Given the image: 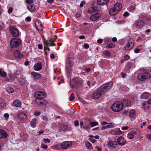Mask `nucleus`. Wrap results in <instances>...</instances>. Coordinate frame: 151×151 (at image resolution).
I'll return each instance as SVG.
<instances>
[{"instance_id":"f257e3e1","label":"nucleus","mask_w":151,"mask_h":151,"mask_svg":"<svg viewBox=\"0 0 151 151\" xmlns=\"http://www.w3.org/2000/svg\"><path fill=\"white\" fill-rule=\"evenodd\" d=\"M83 83V79L81 78L75 77L70 81V86L73 88L78 89L82 87Z\"/></svg>"},{"instance_id":"f03ea898","label":"nucleus","mask_w":151,"mask_h":151,"mask_svg":"<svg viewBox=\"0 0 151 151\" xmlns=\"http://www.w3.org/2000/svg\"><path fill=\"white\" fill-rule=\"evenodd\" d=\"M137 78L138 79L141 81L150 78H151V71L144 70L139 73Z\"/></svg>"},{"instance_id":"7ed1b4c3","label":"nucleus","mask_w":151,"mask_h":151,"mask_svg":"<svg viewBox=\"0 0 151 151\" xmlns=\"http://www.w3.org/2000/svg\"><path fill=\"white\" fill-rule=\"evenodd\" d=\"M123 104L121 102H116L114 103L111 106L112 110L115 112H118L123 109Z\"/></svg>"},{"instance_id":"20e7f679","label":"nucleus","mask_w":151,"mask_h":151,"mask_svg":"<svg viewBox=\"0 0 151 151\" xmlns=\"http://www.w3.org/2000/svg\"><path fill=\"white\" fill-rule=\"evenodd\" d=\"M54 37H51L48 40H46L44 42V45L47 46V50L50 51V49L48 47V46H53L55 45V44L54 42L55 41L57 38L56 35L54 36Z\"/></svg>"},{"instance_id":"39448f33","label":"nucleus","mask_w":151,"mask_h":151,"mask_svg":"<svg viewBox=\"0 0 151 151\" xmlns=\"http://www.w3.org/2000/svg\"><path fill=\"white\" fill-rule=\"evenodd\" d=\"M73 59L70 57L67 58L66 61L65 68L66 71L68 73H70L72 70V63Z\"/></svg>"},{"instance_id":"423d86ee","label":"nucleus","mask_w":151,"mask_h":151,"mask_svg":"<svg viewBox=\"0 0 151 151\" xmlns=\"http://www.w3.org/2000/svg\"><path fill=\"white\" fill-rule=\"evenodd\" d=\"M112 84L113 83L112 82H109L101 86L99 88L101 90H102L103 93H104V91H107L108 90H110L111 88Z\"/></svg>"},{"instance_id":"0eeeda50","label":"nucleus","mask_w":151,"mask_h":151,"mask_svg":"<svg viewBox=\"0 0 151 151\" xmlns=\"http://www.w3.org/2000/svg\"><path fill=\"white\" fill-rule=\"evenodd\" d=\"M21 43L20 39L17 38H14L12 39L10 41V45L13 47H16L19 46Z\"/></svg>"},{"instance_id":"6e6552de","label":"nucleus","mask_w":151,"mask_h":151,"mask_svg":"<svg viewBox=\"0 0 151 151\" xmlns=\"http://www.w3.org/2000/svg\"><path fill=\"white\" fill-rule=\"evenodd\" d=\"M147 22H144L140 20H137L134 24V27L137 29L142 28L145 25V24H147Z\"/></svg>"},{"instance_id":"1a4fd4ad","label":"nucleus","mask_w":151,"mask_h":151,"mask_svg":"<svg viewBox=\"0 0 151 151\" xmlns=\"http://www.w3.org/2000/svg\"><path fill=\"white\" fill-rule=\"evenodd\" d=\"M104 93L102 90H101L99 88L97 89L94 92L92 95V97L93 99H98Z\"/></svg>"},{"instance_id":"9d476101","label":"nucleus","mask_w":151,"mask_h":151,"mask_svg":"<svg viewBox=\"0 0 151 151\" xmlns=\"http://www.w3.org/2000/svg\"><path fill=\"white\" fill-rule=\"evenodd\" d=\"M35 101L38 104L42 107L46 106L47 103V101L43 98L36 99Z\"/></svg>"},{"instance_id":"9b49d317","label":"nucleus","mask_w":151,"mask_h":151,"mask_svg":"<svg viewBox=\"0 0 151 151\" xmlns=\"http://www.w3.org/2000/svg\"><path fill=\"white\" fill-rule=\"evenodd\" d=\"M9 30L12 35L14 37H17L19 35V30L15 27H10Z\"/></svg>"},{"instance_id":"f8f14e48","label":"nucleus","mask_w":151,"mask_h":151,"mask_svg":"<svg viewBox=\"0 0 151 151\" xmlns=\"http://www.w3.org/2000/svg\"><path fill=\"white\" fill-rule=\"evenodd\" d=\"M34 96L36 99H41L46 97V94L44 92L37 91L35 92Z\"/></svg>"},{"instance_id":"ddd939ff","label":"nucleus","mask_w":151,"mask_h":151,"mask_svg":"<svg viewBox=\"0 0 151 151\" xmlns=\"http://www.w3.org/2000/svg\"><path fill=\"white\" fill-rule=\"evenodd\" d=\"M35 24L37 30L40 31L42 30L43 28L42 23L39 20L37 19L35 21Z\"/></svg>"},{"instance_id":"4468645a","label":"nucleus","mask_w":151,"mask_h":151,"mask_svg":"<svg viewBox=\"0 0 151 151\" xmlns=\"http://www.w3.org/2000/svg\"><path fill=\"white\" fill-rule=\"evenodd\" d=\"M134 44L132 42H129L125 46L124 48V50H131L134 46Z\"/></svg>"},{"instance_id":"2eb2a0df","label":"nucleus","mask_w":151,"mask_h":151,"mask_svg":"<svg viewBox=\"0 0 151 151\" xmlns=\"http://www.w3.org/2000/svg\"><path fill=\"white\" fill-rule=\"evenodd\" d=\"M126 142V140L123 137L121 136L117 139V142L120 146L124 145Z\"/></svg>"},{"instance_id":"dca6fc26","label":"nucleus","mask_w":151,"mask_h":151,"mask_svg":"<svg viewBox=\"0 0 151 151\" xmlns=\"http://www.w3.org/2000/svg\"><path fill=\"white\" fill-rule=\"evenodd\" d=\"M137 135V132L134 131H132L128 134L127 137L129 139H132L136 137Z\"/></svg>"},{"instance_id":"f3484780","label":"nucleus","mask_w":151,"mask_h":151,"mask_svg":"<svg viewBox=\"0 0 151 151\" xmlns=\"http://www.w3.org/2000/svg\"><path fill=\"white\" fill-rule=\"evenodd\" d=\"M101 16V14L99 13H96L92 15L90 18V19L93 21H94L98 19Z\"/></svg>"},{"instance_id":"a211bd4d","label":"nucleus","mask_w":151,"mask_h":151,"mask_svg":"<svg viewBox=\"0 0 151 151\" xmlns=\"http://www.w3.org/2000/svg\"><path fill=\"white\" fill-rule=\"evenodd\" d=\"M71 145L72 143L70 141H65L61 144V147L63 149H66Z\"/></svg>"},{"instance_id":"6ab92c4d","label":"nucleus","mask_w":151,"mask_h":151,"mask_svg":"<svg viewBox=\"0 0 151 151\" xmlns=\"http://www.w3.org/2000/svg\"><path fill=\"white\" fill-rule=\"evenodd\" d=\"M109 146L113 148H116L118 147L117 142L115 141L110 140L108 144Z\"/></svg>"},{"instance_id":"aec40b11","label":"nucleus","mask_w":151,"mask_h":151,"mask_svg":"<svg viewBox=\"0 0 151 151\" xmlns=\"http://www.w3.org/2000/svg\"><path fill=\"white\" fill-rule=\"evenodd\" d=\"M113 7L119 12L122 8V5L120 3H117L115 4Z\"/></svg>"},{"instance_id":"412c9836","label":"nucleus","mask_w":151,"mask_h":151,"mask_svg":"<svg viewBox=\"0 0 151 151\" xmlns=\"http://www.w3.org/2000/svg\"><path fill=\"white\" fill-rule=\"evenodd\" d=\"M42 64L40 62H38L35 64L34 67V69L36 71H39L42 69Z\"/></svg>"},{"instance_id":"4be33fe9","label":"nucleus","mask_w":151,"mask_h":151,"mask_svg":"<svg viewBox=\"0 0 151 151\" xmlns=\"http://www.w3.org/2000/svg\"><path fill=\"white\" fill-rule=\"evenodd\" d=\"M18 117L22 121H25L27 119V116L25 114L21 112L19 114Z\"/></svg>"},{"instance_id":"5701e85b","label":"nucleus","mask_w":151,"mask_h":151,"mask_svg":"<svg viewBox=\"0 0 151 151\" xmlns=\"http://www.w3.org/2000/svg\"><path fill=\"white\" fill-rule=\"evenodd\" d=\"M31 74L33 76V78L36 79H37L42 77L41 74L35 72H31Z\"/></svg>"},{"instance_id":"b1692460","label":"nucleus","mask_w":151,"mask_h":151,"mask_svg":"<svg viewBox=\"0 0 151 151\" xmlns=\"http://www.w3.org/2000/svg\"><path fill=\"white\" fill-rule=\"evenodd\" d=\"M14 56L17 58H22L23 56L22 54L20 53V51L17 50L14 51Z\"/></svg>"},{"instance_id":"393cba45","label":"nucleus","mask_w":151,"mask_h":151,"mask_svg":"<svg viewBox=\"0 0 151 151\" xmlns=\"http://www.w3.org/2000/svg\"><path fill=\"white\" fill-rule=\"evenodd\" d=\"M118 12L114 9L113 7L111 8L109 10V13L111 16H114L118 13Z\"/></svg>"},{"instance_id":"a878e982","label":"nucleus","mask_w":151,"mask_h":151,"mask_svg":"<svg viewBox=\"0 0 151 151\" xmlns=\"http://www.w3.org/2000/svg\"><path fill=\"white\" fill-rule=\"evenodd\" d=\"M27 8L31 12L34 11L35 9V5L34 4H29L27 5Z\"/></svg>"},{"instance_id":"bb28decb","label":"nucleus","mask_w":151,"mask_h":151,"mask_svg":"<svg viewBox=\"0 0 151 151\" xmlns=\"http://www.w3.org/2000/svg\"><path fill=\"white\" fill-rule=\"evenodd\" d=\"M7 136L6 132L0 129V139L5 138Z\"/></svg>"},{"instance_id":"cd10ccee","label":"nucleus","mask_w":151,"mask_h":151,"mask_svg":"<svg viewBox=\"0 0 151 151\" xmlns=\"http://www.w3.org/2000/svg\"><path fill=\"white\" fill-rule=\"evenodd\" d=\"M109 1L108 0H97L98 4L100 5L107 4Z\"/></svg>"},{"instance_id":"c85d7f7f","label":"nucleus","mask_w":151,"mask_h":151,"mask_svg":"<svg viewBox=\"0 0 151 151\" xmlns=\"http://www.w3.org/2000/svg\"><path fill=\"white\" fill-rule=\"evenodd\" d=\"M150 96V94L148 92H145L142 93L140 96L142 99H146Z\"/></svg>"},{"instance_id":"c756f323","label":"nucleus","mask_w":151,"mask_h":151,"mask_svg":"<svg viewBox=\"0 0 151 151\" xmlns=\"http://www.w3.org/2000/svg\"><path fill=\"white\" fill-rule=\"evenodd\" d=\"M68 125L66 124H63L61 126L60 128V130L62 131H65L68 128Z\"/></svg>"},{"instance_id":"7c9ffc66","label":"nucleus","mask_w":151,"mask_h":151,"mask_svg":"<svg viewBox=\"0 0 151 151\" xmlns=\"http://www.w3.org/2000/svg\"><path fill=\"white\" fill-rule=\"evenodd\" d=\"M122 103H123L124 105L126 106H129L131 104V102L130 100L127 99L124 100L122 101Z\"/></svg>"},{"instance_id":"2f4dec72","label":"nucleus","mask_w":151,"mask_h":151,"mask_svg":"<svg viewBox=\"0 0 151 151\" xmlns=\"http://www.w3.org/2000/svg\"><path fill=\"white\" fill-rule=\"evenodd\" d=\"M14 104L15 106L19 107L21 105V103L19 100H16L14 101Z\"/></svg>"},{"instance_id":"473e14b6","label":"nucleus","mask_w":151,"mask_h":151,"mask_svg":"<svg viewBox=\"0 0 151 151\" xmlns=\"http://www.w3.org/2000/svg\"><path fill=\"white\" fill-rule=\"evenodd\" d=\"M105 126L106 129L113 128H114L115 126L114 124L111 122L108 123Z\"/></svg>"},{"instance_id":"72a5a7b5","label":"nucleus","mask_w":151,"mask_h":151,"mask_svg":"<svg viewBox=\"0 0 151 151\" xmlns=\"http://www.w3.org/2000/svg\"><path fill=\"white\" fill-rule=\"evenodd\" d=\"M135 116V111L133 109H132L129 112V116L131 118H133Z\"/></svg>"},{"instance_id":"f704fd0d","label":"nucleus","mask_w":151,"mask_h":151,"mask_svg":"<svg viewBox=\"0 0 151 151\" xmlns=\"http://www.w3.org/2000/svg\"><path fill=\"white\" fill-rule=\"evenodd\" d=\"M6 90L9 93H13L14 91V90L13 88L10 87H7Z\"/></svg>"},{"instance_id":"c9c22d12","label":"nucleus","mask_w":151,"mask_h":151,"mask_svg":"<svg viewBox=\"0 0 151 151\" xmlns=\"http://www.w3.org/2000/svg\"><path fill=\"white\" fill-rule=\"evenodd\" d=\"M88 137H89V140L92 142L93 143L95 142L96 140L95 139L93 138L94 136L92 135H90L88 136Z\"/></svg>"},{"instance_id":"e433bc0d","label":"nucleus","mask_w":151,"mask_h":151,"mask_svg":"<svg viewBox=\"0 0 151 151\" xmlns=\"http://www.w3.org/2000/svg\"><path fill=\"white\" fill-rule=\"evenodd\" d=\"M86 147L89 149H91L92 148V145L88 142H87L86 143Z\"/></svg>"},{"instance_id":"4c0bfd02","label":"nucleus","mask_w":151,"mask_h":151,"mask_svg":"<svg viewBox=\"0 0 151 151\" xmlns=\"http://www.w3.org/2000/svg\"><path fill=\"white\" fill-rule=\"evenodd\" d=\"M103 53L106 57H109L111 55L110 53L109 52L107 51H104Z\"/></svg>"},{"instance_id":"58836bf2","label":"nucleus","mask_w":151,"mask_h":151,"mask_svg":"<svg viewBox=\"0 0 151 151\" xmlns=\"http://www.w3.org/2000/svg\"><path fill=\"white\" fill-rule=\"evenodd\" d=\"M142 108L145 110L149 108V106L147 105L146 103L144 102L142 103Z\"/></svg>"},{"instance_id":"ea45409f","label":"nucleus","mask_w":151,"mask_h":151,"mask_svg":"<svg viewBox=\"0 0 151 151\" xmlns=\"http://www.w3.org/2000/svg\"><path fill=\"white\" fill-rule=\"evenodd\" d=\"M0 75L2 77H5L6 76V73L5 72H2L1 70L0 69Z\"/></svg>"},{"instance_id":"a19ab883","label":"nucleus","mask_w":151,"mask_h":151,"mask_svg":"<svg viewBox=\"0 0 151 151\" xmlns=\"http://www.w3.org/2000/svg\"><path fill=\"white\" fill-rule=\"evenodd\" d=\"M114 45L112 44H107L106 46V48H114Z\"/></svg>"},{"instance_id":"79ce46f5","label":"nucleus","mask_w":151,"mask_h":151,"mask_svg":"<svg viewBox=\"0 0 151 151\" xmlns=\"http://www.w3.org/2000/svg\"><path fill=\"white\" fill-rule=\"evenodd\" d=\"M98 124V123L96 122H93L91 123L90 125L91 126L93 127L96 126Z\"/></svg>"},{"instance_id":"37998d69","label":"nucleus","mask_w":151,"mask_h":151,"mask_svg":"<svg viewBox=\"0 0 151 151\" xmlns=\"http://www.w3.org/2000/svg\"><path fill=\"white\" fill-rule=\"evenodd\" d=\"M67 113L69 115H73L74 114V111L73 109H70L68 111Z\"/></svg>"},{"instance_id":"c03bdc74","label":"nucleus","mask_w":151,"mask_h":151,"mask_svg":"<svg viewBox=\"0 0 151 151\" xmlns=\"http://www.w3.org/2000/svg\"><path fill=\"white\" fill-rule=\"evenodd\" d=\"M135 9V8L133 6H130L129 8V10L132 12H134Z\"/></svg>"},{"instance_id":"a18cd8bd","label":"nucleus","mask_w":151,"mask_h":151,"mask_svg":"<svg viewBox=\"0 0 151 151\" xmlns=\"http://www.w3.org/2000/svg\"><path fill=\"white\" fill-rule=\"evenodd\" d=\"M41 147L44 149H46L48 147L47 145H45L43 143H42L41 145Z\"/></svg>"},{"instance_id":"49530a36","label":"nucleus","mask_w":151,"mask_h":151,"mask_svg":"<svg viewBox=\"0 0 151 151\" xmlns=\"http://www.w3.org/2000/svg\"><path fill=\"white\" fill-rule=\"evenodd\" d=\"M43 140L45 143H50V140L48 138H44L43 139Z\"/></svg>"},{"instance_id":"de8ad7c7","label":"nucleus","mask_w":151,"mask_h":151,"mask_svg":"<svg viewBox=\"0 0 151 151\" xmlns=\"http://www.w3.org/2000/svg\"><path fill=\"white\" fill-rule=\"evenodd\" d=\"M74 94L72 93L71 95L70 96L69 99L70 101H72L74 100Z\"/></svg>"},{"instance_id":"09e8293b","label":"nucleus","mask_w":151,"mask_h":151,"mask_svg":"<svg viewBox=\"0 0 151 151\" xmlns=\"http://www.w3.org/2000/svg\"><path fill=\"white\" fill-rule=\"evenodd\" d=\"M41 112L40 111H37L34 112V114L35 116H38L40 115Z\"/></svg>"},{"instance_id":"8fccbe9b","label":"nucleus","mask_w":151,"mask_h":151,"mask_svg":"<svg viewBox=\"0 0 151 151\" xmlns=\"http://www.w3.org/2000/svg\"><path fill=\"white\" fill-rule=\"evenodd\" d=\"M33 2V0H26V3L30 4H32Z\"/></svg>"},{"instance_id":"3c124183","label":"nucleus","mask_w":151,"mask_h":151,"mask_svg":"<svg viewBox=\"0 0 151 151\" xmlns=\"http://www.w3.org/2000/svg\"><path fill=\"white\" fill-rule=\"evenodd\" d=\"M122 134V132L119 130L116 131L115 134L116 135H119Z\"/></svg>"},{"instance_id":"603ef678","label":"nucleus","mask_w":151,"mask_h":151,"mask_svg":"<svg viewBox=\"0 0 151 151\" xmlns=\"http://www.w3.org/2000/svg\"><path fill=\"white\" fill-rule=\"evenodd\" d=\"M42 119L43 120L45 121H48V118L46 116L43 115L42 116Z\"/></svg>"},{"instance_id":"864d4df0","label":"nucleus","mask_w":151,"mask_h":151,"mask_svg":"<svg viewBox=\"0 0 151 151\" xmlns=\"http://www.w3.org/2000/svg\"><path fill=\"white\" fill-rule=\"evenodd\" d=\"M31 126L32 127V128H35L36 127V123H34L32 122H30V124Z\"/></svg>"},{"instance_id":"5fc2aeb1","label":"nucleus","mask_w":151,"mask_h":151,"mask_svg":"<svg viewBox=\"0 0 151 151\" xmlns=\"http://www.w3.org/2000/svg\"><path fill=\"white\" fill-rule=\"evenodd\" d=\"M83 47L84 48L87 49L89 47V45L86 43H84L83 45Z\"/></svg>"},{"instance_id":"6e6d98bb","label":"nucleus","mask_w":151,"mask_h":151,"mask_svg":"<svg viewBox=\"0 0 151 151\" xmlns=\"http://www.w3.org/2000/svg\"><path fill=\"white\" fill-rule=\"evenodd\" d=\"M123 15L125 17H127L129 15V13L128 12H125L124 13Z\"/></svg>"},{"instance_id":"4d7b16f0","label":"nucleus","mask_w":151,"mask_h":151,"mask_svg":"<svg viewBox=\"0 0 151 151\" xmlns=\"http://www.w3.org/2000/svg\"><path fill=\"white\" fill-rule=\"evenodd\" d=\"M116 132V131H115L113 130H112L109 131V133L112 134V135H115V133Z\"/></svg>"},{"instance_id":"13d9d810","label":"nucleus","mask_w":151,"mask_h":151,"mask_svg":"<svg viewBox=\"0 0 151 151\" xmlns=\"http://www.w3.org/2000/svg\"><path fill=\"white\" fill-rule=\"evenodd\" d=\"M130 57L129 56L127 55H126L124 56V60H127Z\"/></svg>"},{"instance_id":"bf43d9fd","label":"nucleus","mask_w":151,"mask_h":151,"mask_svg":"<svg viewBox=\"0 0 151 151\" xmlns=\"http://www.w3.org/2000/svg\"><path fill=\"white\" fill-rule=\"evenodd\" d=\"M81 14L80 12H77L76 15V17L77 18H79L81 17Z\"/></svg>"},{"instance_id":"052dcab7","label":"nucleus","mask_w":151,"mask_h":151,"mask_svg":"<svg viewBox=\"0 0 151 151\" xmlns=\"http://www.w3.org/2000/svg\"><path fill=\"white\" fill-rule=\"evenodd\" d=\"M85 3V1H82L80 5V6L81 7H82L83 6V5Z\"/></svg>"},{"instance_id":"680f3d73","label":"nucleus","mask_w":151,"mask_h":151,"mask_svg":"<svg viewBox=\"0 0 151 151\" xmlns=\"http://www.w3.org/2000/svg\"><path fill=\"white\" fill-rule=\"evenodd\" d=\"M129 127L127 126H124L123 127H122V130H127L128 129H129Z\"/></svg>"},{"instance_id":"e2e57ef3","label":"nucleus","mask_w":151,"mask_h":151,"mask_svg":"<svg viewBox=\"0 0 151 151\" xmlns=\"http://www.w3.org/2000/svg\"><path fill=\"white\" fill-rule=\"evenodd\" d=\"M13 11V9L12 7H10L8 11V13L9 14H11L12 13Z\"/></svg>"},{"instance_id":"0e129e2a","label":"nucleus","mask_w":151,"mask_h":151,"mask_svg":"<svg viewBox=\"0 0 151 151\" xmlns=\"http://www.w3.org/2000/svg\"><path fill=\"white\" fill-rule=\"evenodd\" d=\"M108 124V123L105 121H103L101 122V126L104 125Z\"/></svg>"},{"instance_id":"69168bd1","label":"nucleus","mask_w":151,"mask_h":151,"mask_svg":"<svg viewBox=\"0 0 151 151\" xmlns=\"http://www.w3.org/2000/svg\"><path fill=\"white\" fill-rule=\"evenodd\" d=\"M74 123L75 125L76 126H78L79 125L78 122L77 120L75 121L74 122Z\"/></svg>"},{"instance_id":"338daca9","label":"nucleus","mask_w":151,"mask_h":151,"mask_svg":"<svg viewBox=\"0 0 151 151\" xmlns=\"http://www.w3.org/2000/svg\"><path fill=\"white\" fill-rule=\"evenodd\" d=\"M140 50L138 48L135 49L134 50V52L135 53H137L139 52Z\"/></svg>"},{"instance_id":"774afa93","label":"nucleus","mask_w":151,"mask_h":151,"mask_svg":"<svg viewBox=\"0 0 151 151\" xmlns=\"http://www.w3.org/2000/svg\"><path fill=\"white\" fill-rule=\"evenodd\" d=\"M147 137L149 140L151 141V134H148Z\"/></svg>"}]
</instances>
